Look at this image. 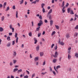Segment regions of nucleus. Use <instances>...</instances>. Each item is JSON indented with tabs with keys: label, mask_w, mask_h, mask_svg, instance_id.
Returning <instances> with one entry per match:
<instances>
[{
	"label": "nucleus",
	"mask_w": 78,
	"mask_h": 78,
	"mask_svg": "<svg viewBox=\"0 0 78 78\" xmlns=\"http://www.w3.org/2000/svg\"><path fill=\"white\" fill-rule=\"evenodd\" d=\"M75 56L76 58H78V53H76L75 54Z\"/></svg>",
	"instance_id": "32"
},
{
	"label": "nucleus",
	"mask_w": 78,
	"mask_h": 78,
	"mask_svg": "<svg viewBox=\"0 0 78 78\" xmlns=\"http://www.w3.org/2000/svg\"><path fill=\"white\" fill-rule=\"evenodd\" d=\"M12 65H13V64L12 63V62H11L10 63V66H12Z\"/></svg>",
	"instance_id": "55"
},
{
	"label": "nucleus",
	"mask_w": 78,
	"mask_h": 78,
	"mask_svg": "<svg viewBox=\"0 0 78 78\" xmlns=\"http://www.w3.org/2000/svg\"><path fill=\"white\" fill-rule=\"evenodd\" d=\"M22 72V69H19L17 71V73H21Z\"/></svg>",
	"instance_id": "12"
},
{
	"label": "nucleus",
	"mask_w": 78,
	"mask_h": 78,
	"mask_svg": "<svg viewBox=\"0 0 78 78\" xmlns=\"http://www.w3.org/2000/svg\"><path fill=\"white\" fill-rule=\"evenodd\" d=\"M29 35L30 37L32 36V32H30L29 33Z\"/></svg>",
	"instance_id": "23"
},
{
	"label": "nucleus",
	"mask_w": 78,
	"mask_h": 78,
	"mask_svg": "<svg viewBox=\"0 0 78 78\" xmlns=\"http://www.w3.org/2000/svg\"><path fill=\"white\" fill-rule=\"evenodd\" d=\"M56 33V32L55 31H53L52 32L51 34V36H53L54 35V34H55Z\"/></svg>",
	"instance_id": "19"
},
{
	"label": "nucleus",
	"mask_w": 78,
	"mask_h": 78,
	"mask_svg": "<svg viewBox=\"0 0 78 78\" xmlns=\"http://www.w3.org/2000/svg\"><path fill=\"white\" fill-rule=\"evenodd\" d=\"M57 48H58V46L57 45H56L55 47L54 48V49H55V50H57Z\"/></svg>",
	"instance_id": "52"
},
{
	"label": "nucleus",
	"mask_w": 78,
	"mask_h": 78,
	"mask_svg": "<svg viewBox=\"0 0 78 78\" xmlns=\"http://www.w3.org/2000/svg\"><path fill=\"white\" fill-rule=\"evenodd\" d=\"M10 45H11L10 43H9L7 45V47H10Z\"/></svg>",
	"instance_id": "45"
},
{
	"label": "nucleus",
	"mask_w": 78,
	"mask_h": 78,
	"mask_svg": "<svg viewBox=\"0 0 78 78\" xmlns=\"http://www.w3.org/2000/svg\"><path fill=\"white\" fill-rule=\"evenodd\" d=\"M45 61H44L43 64V66H45Z\"/></svg>",
	"instance_id": "58"
},
{
	"label": "nucleus",
	"mask_w": 78,
	"mask_h": 78,
	"mask_svg": "<svg viewBox=\"0 0 78 78\" xmlns=\"http://www.w3.org/2000/svg\"><path fill=\"white\" fill-rule=\"evenodd\" d=\"M66 36L67 38H69L70 37V36H69V34H66Z\"/></svg>",
	"instance_id": "25"
},
{
	"label": "nucleus",
	"mask_w": 78,
	"mask_h": 78,
	"mask_svg": "<svg viewBox=\"0 0 78 78\" xmlns=\"http://www.w3.org/2000/svg\"><path fill=\"white\" fill-rule=\"evenodd\" d=\"M58 44L61 45H64V43L63 41L60 42V39H59L58 41Z\"/></svg>",
	"instance_id": "3"
},
{
	"label": "nucleus",
	"mask_w": 78,
	"mask_h": 78,
	"mask_svg": "<svg viewBox=\"0 0 78 78\" xmlns=\"http://www.w3.org/2000/svg\"><path fill=\"white\" fill-rule=\"evenodd\" d=\"M32 3L33 4V3L34 4H36V1H33L32 2Z\"/></svg>",
	"instance_id": "49"
},
{
	"label": "nucleus",
	"mask_w": 78,
	"mask_h": 78,
	"mask_svg": "<svg viewBox=\"0 0 78 78\" xmlns=\"http://www.w3.org/2000/svg\"><path fill=\"white\" fill-rule=\"evenodd\" d=\"M54 69L55 70V71H56L57 73H58V70L56 69V67L55 66L54 67Z\"/></svg>",
	"instance_id": "43"
},
{
	"label": "nucleus",
	"mask_w": 78,
	"mask_h": 78,
	"mask_svg": "<svg viewBox=\"0 0 78 78\" xmlns=\"http://www.w3.org/2000/svg\"><path fill=\"white\" fill-rule=\"evenodd\" d=\"M30 10L29 9H28V10H27V14H30Z\"/></svg>",
	"instance_id": "42"
},
{
	"label": "nucleus",
	"mask_w": 78,
	"mask_h": 78,
	"mask_svg": "<svg viewBox=\"0 0 78 78\" xmlns=\"http://www.w3.org/2000/svg\"><path fill=\"white\" fill-rule=\"evenodd\" d=\"M41 35V33H38V37H40Z\"/></svg>",
	"instance_id": "40"
},
{
	"label": "nucleus",
	"mask_w": 78,
	"mask_h": 78,
	"mask_svg": "<svg viewBox=\"0 0 78 78\" xmlns=\"http://www.w3.org/2000/svg\"><path fill=\"white\" fill-rule=\"evenodd\" d=\"M17 70H18V69L15 68L13 69V72H17Z\"/></svg>",
	"instance_id": "22"
},
{
	"label": "nucleus",
	"mask_w": 78,
	"mask_h": 78,
	"mask_svg": "<svg viewBox=\"0 0 78 78\" xmlns=\"http://www.w3.org/2000/svg\"><path fill=\"white\" fill-rule=\"evenodd\" d=\"M71 10V8H69L67 9L68 13H69L70 12Z\"/></svg>",
	"instance_id": "20"
},
{
	"label": "nucleus",
	"mask_w": 78,
	"mask_h": 78,
	"mask_svg": "<svg viewBox=\"0 0 78 78\" xmlns=\"http://www.w3.org/2000/svg\"><path fill=\"white\" fill-rule=\"evenodd\" d=\"M6 2H5L4 3L3 5V7L4 9V8H5V7H6Z\"/></svg>",
	"instance_id": "14"
},
{
	"label": "nucleus",
	"mask_w": 78,
	"mask_h": 78,
	"mask_svg": "<svg viewBox=\"0 0 78 78\" xmlns=\"http://www.w3.org/2000/svg\"><path fill=\"white\" fill-rule=\"evenodd\" d=\"M16 18H18V11H16Z\"/></svg>",
	"instance_id": "16"
},
{
	"label": "nucleus",
	"mask_w": 78,
	"mask_h": 78,
	"mask_svg": "<svg viewBox=\"0 0 78 78\" xmlns=\"http://www.w3.org/2000/svg\"><path fill=\"white\" fill-rule=\"evenodd\" d=\"M62 11L63 12V13H64L66 12V10L65 9V6H64L63 7L62 9Z\"/></svg>",
	"instance_id": "9"
},
{
	"label": "nucleus",
	"mask_w": 78,
	"mask_h": 78,
	"mask_svg": "<svg viewBox=\"0 0 78 78\" xmlns=\"http://www.w3.org/2000/svg\"><path fill=\"white\" fill-rule=\"evenodd\" d=\"M71 49H72V48L70 47L68 48V53H70V50H71Z\"/></svg>",
	"instance_id": "8"
},
{
	"label": "nucleus",
	"mask_w": 78,
	"mask_h": 78,
	"mask_svg": "<svg viewBox=\"0 0 78 78\" xmlns=\"http://www.w3.org/2000/svg\"><path fill=\"white\" fill-rule=\"evenodd\" d=\"M53 20H51L50 21V24L51 26L52 25V24H53Z\"/></svg>",
	"instance_id": "29"
},
{
	"label": "nucleus",
	"mask_w": 78,
	"mask_h": 78,
	"mask_svg": "<svg viewBox=\"0 0 78 78\" xmlns=\"http://www.w3.org/2000/svg\"><path fill=\"white\" fill-rule=\"evenodd\" d=\"M57 61V59H56V58H54L52 60V62L54 63H55V62H56Z\"/></svg>",
	"instance_id": "13"
},
{
	"label": "nucleus",
	"mask_w": 78,
	"mask_h": 78,
	"mask_svg": "<svg viewBox=\"0 0 78 78\" xmlns=\"http://www.w3.org/2000/svg\"><path fill=\"white\" fill-rule=\"evenodd\" d=\"M25 17H26V18H28V15L27 14H25Z\"/></svg>",
	"instance_id": "56"
},
{
	"label": "nucleus",
	"mask_w": 78,
	"mask_h": 78,
	"mask_svg": "<svg viewBox=\"0 0 78 78\" xmlns=\"http://www.w3.org/2000/svg\"><path fill=\"white\" fill-rule=\"evenodd\" d=\"M35 76V74H33L32 76V78H33Z\"/></svg>",
	"instance_id": "57"
},
{
	"label": "nucleus",
	"mask_w": 78,
	"mask_h": 78,
	"mask_svg": "<svg viewBox=\"0 0 78 78\" xmlns=\"http://www.w3.org/2000/svg\"><path fill=\"white\" fill-rule=\"evenodd\" d=\"M51 12H52V9H51L50 10L49 12L48 13V15H49V14H51Z\"/></svg>",
	"instance_id": "18"
},
{
	"label": "nucleus",
	"mask_w": 78,
	"mask_h": 78,
	"mask_svg": "<svg viewBox=\"0 0 78 78\" xmlns=\"http://www.w3.org/2000/svg\"><path fill=\"white\" fill-rule=\"evenodd\" d=\"M55 26L56 27V29H57V30H59V26L58 25H55Z\"/></svg>",
	"instance_id": "30"
},
{
	"label": "nucleus",
	"mask_w": 78,
	"mask_h": 78,
	"mask_svg": "<svg viewBox=\"0 0 78 78\" xmlns=\"http://www.w3.org/2000/svg\"><path fill=\"white\" fill-rule=\"evenodd\" d=\"M24 78H28V75H26L24 76Z\"/></svg>",
	"instance_id": "46"
},
{
	"label": "nucleus",
	"mask_w": 78,
	"mask_h": 78,
	"mask_svg": "<svg viewBox=\"0 0 78 78\" xmlns=\"http://www.w3.org/2000/svg\"><path fill=\"white\" fill-rule=\"evenodd\" d=\"M15 44V41H12V45H14Z\"/></svg>",
	"instance_id": "53"
},
{
	"label": "nucleus",
	"mask_w": 78,
	"mask_h": 78,
	"mask_svg": "<svg viewBox=\"0 0 78 78\" xmlns=\"http://www.w3.org/2000/svg\"><path fill=\"white\" fill-rule=\"evenodd\" d=\"M75 29L76 30H78V25H76V27L75 28Z\"/></svg>",
	"instance_id": "44"
},
{
	"label": "nucleus",
	"mask_w": 78,
	"mask_h": 78,
	"mask_svg": "<svg viewBox=\"0 0 78 78\" xmlns=\"http://www.w3.org/2000/svg\"><path fill=\"white\" fill-rule=\"evenodd\" d=\"M9 27H10V29H12V32H14V29L12 28V25H10Z\"/></svg>",
	"instance_id": "5"
},
{
	"label": "nucleus",
	"mask_w": 78,
	"mask_h": 78,
	"mask_svg": "<svg viewBox=\"0 0 78 78\" xmlns=\"http://www.w3.org/2000/svg\"><path fill=\"white\" fill-rule=\"evenodd\" d=\"M36 49L37 51H39V46L38 45L36 47Z\"/></svg>",
	"instance_id": "17"
},
{
	"label": "nucleus",
	"mask_w": 78,
	"mask_h": 78,
	"mask_svg": "<svg viewBox=\"0 0 78 78\" xmlns=\"http://www.w3.org/2000/svg\"><path fill=\"white\" fill-rule=\"evenodd\" d=\"M3 7V5L2 4H0V8H2Z\"/></svg>",
	"instance_id": "54"
},
{
	"label": "nucleus",
	"mask_w": 78,
	"mask_h": 78,
	"mask_svg": "<svg viewBox=\"0 0 78 78\" xmlns=\"http://www.w3.org/2000/svg\"><path fill=\"white\" fill-rule=\"evenodd\" d=\"M74 36H78V33H75L74 35Z\"/></svg>",
	"instance_id": "41"
},
{
	"label": "nucleus",
	"mask_w": 78,
	"mask_h": 78,
	"mask_svg": "<svg viewBox=\"0 0 78 78\" xmlns=\"http://www.w3.org/2000/svg\"><path fill=\"white\" fill-rule=\"evenodd\" d=\"M45 6V4L42 3L41 4V8H44V6Z\"/></svg>",
	"instance_id": "31"
},
{
	"label": "nucleus",
	"mask_w": 78,
	"mask_h": 78,
	"mask_svg": "<svg viewBox=\"0 0 78 78\" xmlns=\"http://www.w3.org/2000/svg\"><path fill=\"white\" fill-rule=\"evenodd\" d=\"M39 19H41V20L42 19V16L41 15H40L39 16Z\"/></svg>",
	"instance_id": "47"
},
{
	"label": "nucleus",
	"mask_w": 78,
	"mask_h": 78,
	"mask_svg": "<svg viewBox=\"0 0 78 78\" xmlns=\"http://www.w3.org/2000/svg\"><path fill=\"white\" fill-rule=\"evenodd\" d=\"M34 44H37V39H36V38L35 37L34 38Z\"/></svg>",
	"instance_id": "7"
},
{
	"label": "nucleus",
	"mask_w": 78,
	"mask_h": 78,
	"mask_svg": "<svg viewBox=\"0 0 78 78\" xmlns=\"http://www.w3.org/2000/svg\"><path fill=\"white\" fill-rule=\"evenodd\" d=\"M44 22L45 23H47V22H48V21L47 20H44Z\"/></svg>",
	"instance_id": "64"
},
{
	"label": "nucleus",
	"mask_w": 78,
	"mask_h": 78,
	"mask_svg": "<svg viewBox=\"0 0 78 78\" xmlns=\"http://www.w3.org/2000/svg\"><path fill=\"white\" fill-rule=\"evenodd\" d=\"M12 33H9V36H12Z\"/></svg>",
	"instance_id": "62"
},
{
	"label": "nucleus",
	"mask_w": 78,
	"mask_h": 78,
	"mask_svg": "<svg viewBox=\"0 0 78 78\" xmlns=\"http://www.w3.org/2000/svg\"><path fill=\"white\" fill-rule=\"evenodd\" d=\"M9 6H8L7 7V8L6 9L5 11H8V10H9Z\"/></svg>",
	"instance_id": "37"
},
{
	"label": "nucleus",
	"mask_w": 78,
	"mask_h": 78,
	"mask_svg": "<svg viewBox=\"0 0 78 78\" xmlns=\"http://www.w3.org/2000/svg\"><path fill=\"white\" fill-rule=\"evenodd\" d=\"M59 60L60 62L61 61V57H60L59 58Z\"/></svg>",
	"instance_id": "61"
},
{
	"label": "nucleus",
	"mask_w": 78,
	"mask_h": 78,
	"mask_svg": "<svg viewBox=\"0 0 78 78\" xmlns=\"http://www.w3.org/2000/svg\"><path fill=\"white\" fill-rule=\"evenodd\" d=\"M13 56H16V55H17V54L16 53V52L15 51H14L13 52Z\"/></svg>",
	"instance_id": "11"
},
{
	"label": "nucleus",
	"mask_w": 78,
	"mask_h": 78,
	"mask_svg": "<svg viewBox=\"0 0 78 78\" xmlns=\"http://www.w3.org/2000/svg\"><path fill=\"white\" fill-rule=\"evenodd\" d=\"M54 46H55V44H52L51 45V48H53Z\"/></svg>",
	"instance_id": "38"
},
{
	"label": "nucleus",
	"mask_w": 78,
	"mask_h": 78,
	"mask_svg": "<svg viewBox=\"0 0 78 78\" xmlns=\"http://www.w3.org/2000/svg\"><path fill=\"white\" fill-rule=\"evenodd\" d=\"M44 52H40V56H44Z\"/></svg>",
	"instance_id": "10"
},
{
	"label": "nucleus",
	"mask_w": 78,
	"mask_h": 78,
	"mask_svg": "<svg viewBox=\"0 0 78 78\" xmlns=\"http://www.w3.org/2000/svg\"><path fill=\"white\" fill-rule=\"evenodd\" d=\"M20 5H22L23 4V0H22L21 1H20Z\"/></svg>",
	"instance_id": "39"
},
{
	"label": "nucleus",
	"mask_w": 78,
	"mask_h": 78,
	"mask_svg": "<svg viewBox=\"0 0 78 78\" xmlns=\"http://www.w3.org/2000/svg\"><path fill=\"white\" fill-rule=\"evenodd\" d=\"M5 19V16H3L2 17H1V20L2 21H3Z\"/></svg>",
	"instance_id": "24"
},
{
	"label": "nucleus",
	"mask_w": 78,
	"mask_h": 78,
	"mask_svg": "<svg viewBox=\"0 0 78 78\" xmlns=\"http://www.w3.org/2000/svg\"><path fill=\"white\" fill-rule=\"evenodd\" d=\"M65 4H64V1H63L62 2V5H61V7H63V6H64Z\"/></svg>",
	"instance_id": "26"
},
{
	"label": "nucleus",
	"mask_w": 78,
	"mask_h": 78,
	"mask_svg": "<svg viewBox=\"0 0 78 78\" xmlns=\"http://www.w3.org/2000/svg\"><path fill=\"white\" fill-rule=\"evenodd\" d=\"M69 5V3L67 2L66 3V7H68Z\"/></svg>",
	"instance_id": "35"
},
{
	"label": "nucleus",
	"mask_w": 78,
	"mask_h": 78,
	"mask_svg": "<svg viewBox=\"0 0 78 78\" xmlns=\"http://www.w3.org/2000/svg\"><path fill=\"white\" fill-rule=\"evenodd\" d=\"M70 14H74V13L73 12V10H71V12H70Z\"/></svg>",
	"instance_id": "33"
},
{
	"label": "nucleus",
	"mask_w": 78,
	"mask_h": 78,
	"mask_svg": "<svg viewBox=\"0 0 78 78\" xmlns=\"http://www.w3.org/2000/svg\"><path fill=\"white\" fill-rule=\"evenodd\" d=\"M17 60H13V64H16V62H17Z\"/></svg>",
	"instance_id": "27"
},
{
	"label": "nucleus",
	"mask_w": 78,
	"mask_h": 78,
	"mask_svg": "<svg viewBox=\"0 0 78 78\" xmlns=\"http://www.w3.org/2000/svg\"><path fill=\"white\" fill-rule=\"evenodd\" d=\"M10 37L8 36L7 37V39L9 41L11 40V39H10Z\"/></svg>",
	"instance_id": "28"
},
{
	"label": "nucleus",
	"mask_w": 78,
	"mask_h": 78,
	"mask_svg": "<svg viewBox=\"0 0 78 78\" xmlns=\"http://www.w3.org/2000/svg\"><path fill=\"white\" fill-rule=\"evenodd\" d=\"M71 55H70L69 54H68V59H69V60H70L71 59Z\"/></svg>",
	"instance_id": "15"
},
{
	"label": "nucleus",
	"mask_w": 78,
	"mask_h": 78,
	"mask_svg": "<svg viewBox=\"0 0 78 78\" xmlns=\"http://www.w3.org/2000/svg\"><path fill=\"white\" fill-rule=\"evenodd\" d=\"M17 33H15V37H16V43H17V42H18V40H19V37H17Z\"/></svg>",
	"instance_id": "1"
},
{
	"label": "nucleus",
	"mask_w": 78,
	"mask_h": 78,
	"mask_svg": "<svg viewBox=\"0 0 78 78\" xmlns=\"http://www.w3.org/2000/svg\"><path fill=\"white\" fill-rule=\"evenodd\" d=\"M51 2L52 3H55V0H52Z\"/></svg>",
	"instance_id": "63"
},
{
	"label": "nucleus",
	"mask_w": 78,
	"mask_h": 78,
	"mask_svg": "<svg viewBox=\"0 0 78 78\" xmlns=\"http://www.w3.org/2000/svg\"><path fill=\"white\" fill-rule=\"evenodd\" d=\"M52 73L55 75H56V73L55 72V71H52Z\"/></svg>",
	"instance_id": "48"
},
{
	"label": "nucleus",
	"mask_w": 78,
	"mask_h": 78,
	"mask_svg": "<svg viewBox=\"0 0 78 78\" xmlns=\"http://www.w3.org/2000/svg\"><path fill=\"white\" fill-rule=\"evenodd\" d=\"M42 11L43 12V13H44V12H45V8H42Z\"/></svg>",
	"instance_id": "34"
},
{
	"label": "nucleus",
	"mask_w": 78,
	"mask_h": 78,
	"mask_svg": "<svg viewBox=\"0 0 78 78\" xmlns=\"http://www.w3.org/2000/svg\"><path fill=\"white\" fill-rule=\"evenodd\" d=\"M3 28L2 27H0V32H2V31H3Z\"/></svg>",
	"instance_id": "21"
},
{
	"label": "nucleus",
	"mask_w": 78,
	"mask_h": 78,
	"mask_svg": "<svg viewBox=\"0 0 78 78\" xmlns=\"http://www.w3.org/2000/svg\"><path fill=\"white\" fill-rule=\"evenodd\" d=\"M12 9H16V7L15 6V5H13V6Z\"/></svg>",
	"instance_id": "59"
},
{
	"label": "nucleus",
	"mask_w": 78,
	"mask_h": 78,
	"mask_svg": "<svg viewBox=\"0 0 78 78\" xmlns=\"http://www.w3.org/2000/svg\"><path fill=\"white\" fill-rule=\"evenodd\" d=\"M58 52L56 51L55 52V55H53V56L55 58H57V57H58Z\"/></svg>",
	"instance_id": "2"
},
{
	"label": "nucleus",
	"mask_w": 78,
	"mask_h": 78,
	"mask_svg": "<svg viewBox=\"0 0 78 78\" xmlns=\"http://www.w3.org/2000/svg\"><path fill=\"white\" fill-rule=\"evenodd\" d=\"M34 59L35 61H38V60H39V57H35Z\"/></svg>",
	"instance_id": "6"
},
{
	"label": "nucleus",
	"mask_w": 78,
	"mask_h": 78,
	"mask_svg": "<svg viewBox=\"0 0 78 78\" xmlns=\"http://www.w3.org/2000/svg\"><path fill=\"white\" fill-rule=\"evenodd\" d=\"M43 23H42V20H41L40 21L39 23H38V27H40L41 25H42Z\"/></svg>",
	"instance_id": "4"
},
{
	"label": "nucleus",
	"mask_w": 78,
	"mask_h": 78,
	"mask_svg": "<svg viewBox=\"0 0 78 78\" xmlns=\"http://www.w3.org/2000/svg\"><path fill=\"white\" fill-rule=\"evenodd\" d=\"M40 28V27H37L36 29L37 31H39V29Z\"/></svg>",
	"instance_id": "50"
},
{
	"label": "nucleus",
	"mask_w": 78,
	"mask_h": 78,
	"mask_svg": "<svg viewBox=\"0 0 78 78\" xmlns=\"http://www.w3.org/2000/svg\"><path fill=\"white\" fill-rule=\"evenodd\" d=\"M26 72H27V73L28 75H29V74H30V72H29V71H28V70H26Z\"/></svg>",
	"instance_id": "60"
},
{
	"label": "nucleus",
	"mask_w": 78,
	"mask_h": 78,
	"mask_svg": "<svg viewBox=\"0 0 78 78\" xmlns=\"http://www.w3.org/2000/svg\"><path fill=\"white\" fill-rule=\"evenodd\" d=\"M49 19L50 20H51V16L50 15L49 16Z\"/></svg>",
	"instance_id": "51"
},
{
	"label": "nucleus",
	"mask_w": 78,
	"mask_h": 78,
	"mask_svg": "<svg viewBox=\"0 0 78 78\" xmlns=\"http://www.w3.org/2000/svg\"><path fill=\"white\" fill-rule=\"evenodd\" d=\"M61 68V66H58L56 67V69L58 70V69H59V68Z\"/></svg>",
	"instance_id": "36"
}]
</instances>
